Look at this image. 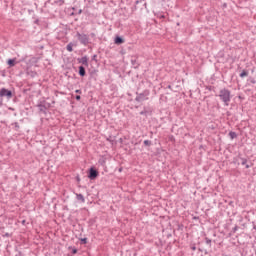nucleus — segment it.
<instances>
[{
    "label": "nucleus",
    "instance_id": "c03bdc74",
    "mask_svg": "<svg viewBox=\"0 0 256 256\" xmlns=\"http://www.w3.org/2000/svg\"><path fill=\"white\" fill-rule=\"evenodd\" d=\"M94 73H97V70H92V71L90 72L91 77H93V74H94Z\"/></svg>",
    "mask_w": 256,
    "mask_h": 256
},
{
    "label": "nucleus",
    "instance_id": "37998d69",
    "mask_svg": "<svg viewBox=\"0 0 256 256\" xmlns=\"http://www.w3.org/2000/svg\"><path fill=\"white\" fill-rule=\"evenodd\" d=\"M81 13H83V10L79 9L78 12H76V15H81Z\"/></svg>",
    "mask_w": 256,
    "mask_h": 256
},
{
    "label": "nucleus",
    "instance_id": "423d86ee",
    "mask_svg": "<svg viewBox=\"0 0 256 256\" xmlns=\"http://www.w3.org/2000/svg\"><path fill=\"white\" fill-rule=\"evenodd\" d=\"M13 99V91L7 88H0V99Z\"/></svg>",
    "mask_w": 256,
    "mask_h": 256
},
{
    "label": "nucleus",
    "instance_id": "cd10ccee",
    "mask_svg": "<svg viewBox=\"0 0 256 256\" xmlns=\"http://www.w3.org/2000/svg\"><path fill=\"white\" fill-rule=\"evenodd\" d=\"M15 251H17V254L15 256H25V254H23V252H21V250L16 248Z\"/></svg>",
    "mask_w": 256,
    "mask_h": 256
},
{
    "label": "nucleus",
    "instance_id": "8fccbe9b",
    "mask_svg": "<svg viewBox=\"0 0 256 256\" xmlns=\"http://www.w3.org/2000/svg\"><path fill=\"white\" fill-rule=\"evenodd\" d=\"M160 19H165V15H161V16H160Z\"/></svg>",
    "mask_w": 256,
    "mask_h": 256
},
{
    "label": "nucleus",
    "instance_id": "ea45409f",
    "mask_svg": "<svg viewBox=\"0 0 256 256\" xmlns=\"http://www.w3.org/2000/svg\"><path fill=\"white\" fill-rule=\"evenodd\" d=\"M37 75V72L31 71V77H35Z\"/></svg>",
    "mask_w": 256,
    "mask_h": 256
},
{
    "label": "nucleus",
    "instance_id": "b1692460",
    "mask_svg": "<svg viewBox=\"0 0 256 256\" xmlns=\"http://www.w3.org/2000/svg\"><path fill=\"white\" fill-rule=\"evenodd\" d=\"M228 135L232 140L237 139V132L230 131Z\"/></svg>",
    "mask_w": 256,
    "mask_h": 256
},
{
    "label": "nucleus",
    "instance_id": "6ab92c4d",
    "mask_svg": "<svg viewBox=\"0 0 256 256\" xmlns=\"http://www.w3.org/2000/svg\"><path fill=\"white\" fill-rule=\"evenodd\" d=\"M199 253H204L205 255H209V250L203 246L198 248Z\"/></svg>",
    "mask_w": 256,
    "mask_h": 256
},
{
    "label": "nucleus",
    "instance_id": "c756f323",
    "mask_svg": "<svg viewBox=\"0 0 256 256\" xmlns=\"http://www.w3.org/2000/svg\"><path fill=\"white\" fill-rule=\"evenodd\" d=\"M244 166H245V169H250V167H253V163L250 162V164H249L246 162V164H244Z\"/></svg>",
    "mask_w": 256,
    "mask_h": 256
},
{
    "label": "nucleus",
    "instance_id": "a19ab883",
    "mask_svg": "<svg viewBox=\"0 0 256 256\" xmlns=\"http://www.w3.org/2000/svg\"><path fill=\"white\" fill-rule=\"evenodd\" d=\"M75 93H77L78 95H81L82 91H81V89H77V90H75Z\"/></svg>",
    "mask_w": 256,
    "mask_h": 256
},
{
    "label": "nucleus",
    "instance_id": "864d4df0",
    "mask_svg": "<svg viewBox=\"0 0 256 256\" xmlns=\"http://www.w3.org/2000/svg\"><path fill=\"white\" fill-rule=\"evenodd\" d=\"M193 219H199V216H194Z\"/></svg>",
    "mask_w": 256,
    "mask_h": 256
},
{
    "label": "nucleus",
    "instance_id": "6e6d98bb",
    "mask_svg": "<svg viewBox=\"0 0 256 256\" xmlns=\"http://www.w3.org/2000/svg\"><path fill=\"white\" fill-rule=\"evenodd\" d=\"M229 205H233V201H231V202L229 203Z\"/></svg>",
    "mask_w": 256,
    "mask_h": 256
},
{
    "label": "nucleus",
    "instance_id": "603ef678",
    "mask_svg": "<svg viewBox=\"0 0 256 256\" xmlns=\"http://www.w3.org/2000/svg\"><path fill=\"white\" fill-rule=\"evenodd\" d=\"M90 35H91V37H95V33H91Z\"/></svg>",
    "mask_w": 256,
    "mask_h": 256
},
{
    "label": "nucleus",
    "instance_id": "09e8293b",
    "mask_svg": "<svg viewBox=\"0 0 256 256\" xmlns=\"http://www.w3.org/2000/svg\"><path fill=\"white\" fill-rule=\"evenodd\" d=\"M70 15H71V16L77 15V12H72Z\"/></svg>",
    "mask_w": 256,
    "mask_h": 256
},
{
    "label": "nucleus",
    "instance_id": "6e6552de",
    "mask_svg": "<svg viewBox=\"0 0 256 256\" xmlns=\"http://www.w3.org/2000/svg\"><path fill=\"white\" fill-rule=\"evenodd\" d=\"M140 115H144V117H149L153 115V108L149 106H144L143 110L140 112Z\"/></svg>",
    "mask_w": 256,
    "mask_h": 256
},
{
    "label": "nucleus",
    "instance_id": "bf43d9fd",
    "mask_svg": "<svg viewBox=\"0 0 256 256\" xmlns=\"http://www.w3.org/2000/svg\"><path fill=\"white\" fill-rule=\"evenodd\" d=\"M72 9H73V11H75V7H73Z\"/></svg>",
    "mask_w": 256,
    "mask_h": 256
},
{
    "label": "nucleus",
    "instance_id": "473e14b6",
    "mask_svg": "<svg viewBox=\"0 0 256 256\" xmlns=\"http://www.w3.org/2000/svg\"><path fill=\"white\" fill-rule=\"evenodd\" d=\"M249 81H250V83H252V85H255V83H256V80L253 77H250Z\"/></svg>",
    "mask_w": 256,
    "mask_h": 256
},
{
    "label": "nucleus",
    "instance_id": "4d7b16f0",
    "mask_svg": "<svg viewBox=\"0 0 256 256\" xmlns=\"http://www.w3.org/2000/svg\"><path fill=\"white\" fill-rule=\"evenodd\" d=\"M133 256H137V252H135V253L133 254Z\"/></svg>",
    "mask_w": 256,
    "mask_h": 256
},
{
    "label": "nucleus",
    "instance_id": "bb28decb",
    "mask_svg": "<svg viewBox=\"0 0 256 256\" xmlns=\"http://www.w3.org/2000/svg\"><path fill=\"white\" fill-rule=\"evenodd\" d=\"M106 141H108V143H114V139H113V136H109L108 138H106Z\"/></svg>",
    "mask_w": 256,
    "mask_h": 256
},
{
    "label": "nucleus",
    "instance_id": "dca6fc26",
    "mask_svg": "<svg viewBox=\"0 0 256 256\" xmlns=\"http://www.w3.org/2000/svg\"><path fill=\"white\" fill-rule=\"evenodd\" d=\"M131 65L133 66L134 69H139V66L141 64H139V62H137V59H131Z\"/></svg>",
    "mask_w": 256,
    "mask_h": 256
},
{
    "label": "nucleus",
    "instance_id": "58836bf2",
    "mask_svg": "<svg viewBox=\"0 0 256 256\" xmlns=\"http://www.w3.org/2000/svg\"><path fill=\"white\" fill-rule=\"evenodd\" d=\"M169 141H175V136L173 135L169 136Z\"/></svg>",
    "mask_w": 256,
    "mask_h": 256
},
{
    "label": "nucleus",
    "instance_id": "a878e982",
    "mask_svg": "<svg viewBox=\"0 0 256 256\" xmlns=\"http://www.w3.org/2000/svg\"><path fill=\"white\" fill-rule=\"evenodd\" d=\"M54 3L56 5H59V7H61V5H64L65 4V0H55Z\"/></svg>",
    "mask_w": 256,
    "mask_h": 256
},
{
    "label": "nucleus",
    "instance_id": "0eeeda50",
    "mask_svg": "<svg viewBox=\"0 0 256 256\" xmlns=\"http://www.w3.org/2000/svg\"><path fill=\"white\" fill-rule=\"evenodd\" d=\"M21 123H23V119H20L19 122H13L10 124L12 131H16L17 133H21Z\"/></svg>",
    "mask_w": 256,
    "mask_h": 256
},
{
    "label": "nucleus",
    "instance_id": "9b49d317",
    "mask_svg": "<svg viewBox=\"0 0 256 256\" xmlns=\"http://www.w3.org/2000/svg\"><path fill=\"white\" fill-rule=\"evenodd\" d=\"M114 43L115 45H123V43H125V38H123V36H115L114 38Z\"/></svg>",
    "mask_w": 256,
    "mask_h": 256
},
{
    "label": "nucleus",
    "instance_id": "c9c22d12",
    "mask_svg": "<svg viewBox=\"0 0 256 256\" xmlns=\"http://www.w3.org/2000/svg\"><path fill=\"white\" fill-rule=\"evenodd\" d=\"M75 99H76V101H81V95H76Z\"/></svg>",
    "mask_w": 256,
    "mask_h": 256
},
{
    "label": "nucleus",
    "instance_id": "4468645a",
    "mask_svg": "<svg viewBox=\"0 0 256 256\" xmlns=\"http://www.w3.org/2000/svg\"><path fill=\"white\" fill-rule=\"evenodd\" d=\"M6 63L10 68L15 67L17 65V58H9Z\"/></svg>",
    "mask_w": 256,
    "mask_h": 256
},
{
    "label": "nucleus",
    "instance_id": "79ce46f5",
    "mask_svg": "<svg viewBox=\"0 0 256 256\" xmlns=\"http://www.w3.org/2000/svg\"><path fill=\"white\" fill-rule=\"evenodd\" d=\"M237 161H239V157L238 156L233 158V163H237Z\"/></svg>",
    "mask_w": 256,
    "mask_h": 256
},
{
    "label": "nucleus",
    "instance_id": "49530a36",
    "mask_svg": "<svg viewBox=\"0 0 256 256\" xmlns=\"http://www.w3.org/2000/svg\"><path fill=\"white\" fill-rule=\"evenodd\" d=\"M119 173H123V167L118 168Z\"/></svg>",
    "mask_w": 256,
    "mask_h": 256
},
{
    "label": "nucleus",
    "instance_id": "aec40b11",
    "mask_svg": "<svg viewBox=\"0 0 256 256\" xmlns=\"http://www.w3.org/2000/svg\"><path fill=\"white\" fill-rule=\"evenodd\" d=\"M77 201H81V203H85V196L83 194H76Z\"/></svg>",
    "mask_w": 256,
    "mask_h": 256
},
{
    "label": "nucleus",
    "instance_id": "a211bd4d",
    "mask_svg": "<svg viewBox=\"0 0 256 256\" xmlns=\"http://www.w3.org/2000/svg\"><path fill=\"white\" fill-rule=\"evenodd\" d=\"M239 231V226L235 225V227L232 228V230L229 233V237L235 235Z\"/></svg>",
    "mask_w": 256,
    "mask_h": 256
},
{
    "label": "nucleus",
    "instance_id": "f257e3e1",
    "mask_svg": "<svg viewBox=\"0 0 256 256\" xmlns=\"http://www.w3.org/2000/svg\"><path fill=\"white\" fill-rule=\"evenodd\" d=\"M218 97L224 103L225 107H229V103H231V90L227 88L221 89Z\"/></svg>",
    "mask_w": 256,
    "mask_h": 256
},
{
    "label": "nucleus",
    "instance_id": "4be33fe9",
    "mask_svg": "<svg viewBox=\"0 0 256 256\" xmlns=\"http://www.w3.org/2000/svg\"><path fill=\"white\" fill-rule=\"evenodd\" d=\"M80 245H87L88 239L87 237L79 238Z\"/></svg>",
    "mask_w": 256,
    "mask_h": 256
},
{
    "label": "nucleus",
    "instance_id": "412c9836",
    "mask_svg": "<svg viewBox=\"0 0 256 256\" xmlns=\"http://www.w3.org/2000/svg\"><path fill=\"white\" fill-rule=\"evenodd\" d=\"M238 159H240L241 165H247V158H243L241 154H238Z\"/></svg>",
    "mask_w": 256,
    "mask_h": 256
},
{
    "label": "nucleus",
    "instance_id": "9d476101",
    "mask_svg": "<svg viewBox=\"0 0 256 256\" xmlns=\"http://www.w3.org/2000/svg\"><path fill=\"white\" fill-rule=\"evenodd\" d=\"M78 63H81L84 67H89V57L83 56L82 58L77 59Z\"/></svg>",
    "mask_w": 256,
    "mask_h": 256
},
{
    "label": "nucleus",
    "instance_id": "5fc2aeb1",
    "mask_svg": "<svg viewBox=\"0 0 256 256\" xmlns=\"http://www.w3.org/2000/svg\"><path fill=\"white\" fill-rule=\"evenodd\" d=\"M52 105H55V100L52 101Z\"/></svg>",
    "mask_w": 256,
    "mask_h": 256
},
{
    "label": "nucleus",
    "instance_id": "5701e85b",
    "mask_svg": "<svg viewBox=\"0 0 256 256\" xmlns=\"http://www.w3.org/2000/svg\"><path fill=\"white\" fill-rule=\"evenodd\" d=\"M68 249L72 251V255H77V248L75 246H69Z\"/></svg>",
    "mask_w": 256,
    "mask_h": 256
},
{
    "label": "nucleus",
    "instance_id": "f8f14e48",
    "mask_svg": "<svg viewBox=\"0 0 256 256\" xmlns=\"http://www.w3.org/2000/svg\"><path fill=\"white\" fill-rule=\"evenodd\" d=\"M73 47H77V42H69L66 46V51L73 53Z\"/></svg>",
    "mask_w": 256,
    "mask_h": 256
},
{
    "label": "nucleus",
    "instance_id": "f704fd0d",
    "mask_svg": "<svg viewBox=\"0 0 256 256\" xmlns=\"http://www.w3.org/2000/svg\"><path fill=\"white\" fill-rule=\"evenodd\" d=\"M92 61H95V63H97V54H94L91 58Z\"/></svg>",
    "mask_w": 256,
    "mask_h": 256
},
{
    "label": "nucleus",
    "instance_id": "3c124183",
    "mask_svg": "<svg viewBox=\"0 0 256 256\" xmlns=\"http://www.w3.org/2000/svg\"><path fill=\"white\" fill-rule=\"evenodd\" d=\"M119 143H123V138H120V139H119Z\"/></svg>",
    "mask_w": 256,
    "mask_h": 256
},
{
    "label": "nucleus",
    "instance_id": "a18cd8bd",
    "mask_svg": "<svg viewBox=\"0 0 256 256\" xmlns=\"http://www.w3.org/2000/svg\"><path fill=\"white\" fill-rule=\"evenodd\" d=\"M167 89H170V91H173V86H171V84H169V85L167 86Z\"/></svg>",
    "mask_w": 256,
    "mask_h": 256
},
{
    "label": "nucleus",
    "instance_id": "7c9ffc66",
    "mask_svg": "<svg viewBox=\"0 0 256 256\" xmlns=\"http://www.w3.org/2000/svg\"><path fill=\"white\" fill-rule=\"evenodd\" d=\"M2 237H13V234L6 232V233L2 234Z\"/></svg>",
    "mask_w": 256,
    "mask_h": 256
},
{
    "label": "nucleus",
    "instance_id": "ddd939ff",
    "mask_svg": "<svg viewBox=\"0 0 256 256\" xmlns=\"http://www.w3.org/2000/svg\"><path fill=\"white\" fill-rule=\"evenodd\" d=\"M78 75L80 77H85V75H87V70L85 69V66L81 65L78 67Z\"/></svg>",
    "mask_w": 256,
    "mask_h": 256
},
{
    "label": "nucleus",
    "instance_id": "13d9d810",
    "mask_svg": "<svg viewBox=\"0 0 256 256\" xmlns=\"http://www.w3.org/2000/svg\"><path fill=\"white\" fill-rule=\"evenodd\" d=\"M200 149H203V145L200 146Z\"/></svg>",
    "mask_w": 256,
    "mask_h": 256
},
{
    "label": "nucleus",
    "instance_id": "20e7f679",
    "mask_svg": "<svg viewBox=\"0 0 256 256\" xmlns=\"http://www.w3.org/2000/svg\"><path fill=\"white\" fill-rule=\"evenodd\" d=\"M88 179H90V181H95V179H97V177H99V170H97V168H95V166H92L88 169V175H87Z\"/></svg>",
    "mask_w": 256,
    "mask_h": 256
},
{
    "label": "nucleus",
    "instance_id": "2f4dec72",
    "mask_svg": "<svg viewBox=\"0 0 256 256\" xmlns=\"http://www.w3.org/2000/svg\"><path fill=\"white\" fill-rule=\"evenodd\" d=\"M190 249H191L192 251H197V246H196L195 244H191V245H190Z\"/></svg>",
    "mask_w": 256,
    "mask_h": 256
},
{
    "label": "nucleus",
    "instance_id": "4c0bfd02",
    "mask_svg": "<svg viewBox=\"0 0 256 256\" xmlns=\"http://www.w3.org/2000/svg\"><path fill=\"white\" fill-rule=\"evenodd\" d=\"M142 1H145V0H135V5H139V3H141Z\"/></svg>",
    "mask_w": 256,
    "mask_h": 256
},
{
    "label": "nucleus",
    "instance_id": "e433bc0d",
    "mask_svg": "<svg viewBox=\"0 0 256 256\" xmlns=\"http://www.w3.org/2000/svg\"><path fill=\"white\" fill-rule=\"evenodd\" d=\"M21 223H22V225H23L24 227L27 226V220H22Z\"/></svg>",
    "mask_w": 256,
    "mask_h": 256
},
{
    "label": "nucleus",
    "instance_id": "393cba45",
    "mask_svg": "<svg viewBox=\"0 0 256 256\" xmlns=\"http://www.w3.org/2000/svg\"><path fill=\"white\" fill-rule=\"evenodd\" d=\"M143 144L145 147H151V145H153V142L151 140H144Z\"/></svg>",
    "mask_w": 256,
    "mask_h": 256
},
{
    "label": "nucleus",
    "instance_id": "f03ea898",
    "mask_svg": "<svg viewBox=\"0 0 256 256\" xmlns=\"http://www.w3.org/2000/svg\"><path fill=\"white\" fill-rule=\"evenodd\" d=\"M135 101L137 103H143V101H149V95H151V91L149 89H145L143 92H136Z\"/></svg>",
    "mask_w": 256,
    "mask_h": 256
},
{
    "label": "nucleus",
    "instance_id": "de8ad7c7",
    "mask_svg": "<svg viewBox=\"0 0 256 256\" xmlns=\"http://www.w3.org/2000/svg\"><path fill=\"white\" fill-rule=\"evenodd\" d=\"M34 23H35V25H39V19H36V20L34 21Z\"/></svg>",
    "mask_w": 256,
    "mask_h": 256
},
{
    "label": "nucleus",
    "instance_id": "f3484780",
    "mask_svg": "<svg viewBox=\"0 0 256 256\" xmlns=\"http://www.w3.org/2000/svg\"><path fill=\"white\" fill-rule=\"evenodd\" d=\"M98 163H99V165H101V167H105V165L107 164V158L101 157V158L98 160Z\"/></svg>",
    "mask_w": 256,
    "mask_h": 256
},
{
    "label": "nucleus",
    "instance_id": "7ed1b4c3",
    "mask_svg": "<svg viewBox=\"0 0 256 256\" xmlns=\"http://www.w3.org/2000/svg\"><path fill=\"white\" fill-rule=\"evenodd\" d=\"M37 107L39 109V113H43V115H47L48 109H51V103L46 102L45 100H39Z\"/></svg>",
    "mask_w": 256,
    "mask_h": 256
},
{
    "label": "nucleus",
    "instance_id": "72a5a7b5",
    "mask_svg": "<svg viewBox=\"0 0 256 256\" xmlns=\"http://www.w3.org/2000/svg\"><path fill=\"white\" fill-rule=\"evenodd\" d=\"M75 179L77 183H81V176H79V174L76 175Z\"/></svg>",
    "mask_w": 256,
    "mask_h": 256
},
{
    "label": "nucleus",
    "instance_id": "c85d7f7f",
    "mask_svg": "<svg viewBox=\"0 0 256 256\" xmlns=\"http://www.w3.org/2000/svg\"><path fill=\"white\" fill-rule=\"evenodd\" d=\"M207 91H215V86H206Z\"/></svg>",
    "mask_w": 256,
    "mask_h": 256
},
{
    "label": "nucleus",
    "instance_id": "39448f33",
    "mask_svg": "<svg viewBox=\"0 0 256 256\" xmlns=\"http://www.w3.org/2000/svg\"><path fill=\"white\" fill-rule=\"evenodd\" d=\"M76 37L78 41H80L81 45H84V47H87L89 43V35L76 32Z\"/></svg>",
    "mask_w": 256,
    "mask_h": 256
},
{
    "label": "nucleus",
    "instance_id": "1a4fd4ad",
    "mask_svg": "<svg viewBox=\"0 0 256 256\" xmlns=\"http://www.w3.org/2000/svg\"><path fill=\"white\" fill-rule=\"evenodd\" d=\"M202 243H205L207 249H212L213 247V240H211V238L209 237H204V239L201 242H199L198 245H202Z\"/></svg>",
    "mask_w": 256,
    "mask_h": 256
},
{
    "label": "nucleus",
    "instance_id": "2eb2a0df",
    "mask_svg": "<svg viewBox=\"0 0 256 256\" xmlns=\"http://www.w3.org/2000/svg\"><path fill=\"white\" fill-rule=\"evenodd\" d=\"M249 76V70L244 69L242 70V72L239 74V77H241V79H245V77Z\"/></svg>",
    "mask_w": 256,
    "mask_h": 256
}]
</instances>
